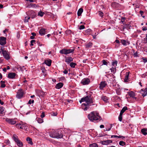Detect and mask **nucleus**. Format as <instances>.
I'll return each mask as SVG.
<instances>
[{
  "label": "nucleus",
  "mask_w": 147,
  "mask_h": 147,
  "mask_svg": "<svg viewBox=\"0 0 147 147\" xmlns=\"http://www.w3.org/2000/svg\"><path fill=\"white\" fill-rule=\"evenodd\" d=\"M94 100V98L90 94L82 98L79 101L81 103L84 102H86V104L83 103L82 104V106H84L85 107L84 108V110L86 111L88 109L89 106L94 105V104L93 103Z\"/></svg>",
  "instance_id": "1"
},
{
  "label": "nucleus",
  "mask_w": 147,
  "mask_h": 147,
  "mask_svg": "<svg viewBox=\"0 0 147 147\" xmlns=\"http://www.w3.org/2000/svg\"><path fill=\"white\" fill-rule=\"evenodd\" d=\"M88 119L91 121L98 122L102 119L99 113L96 111H93L88 115Z\"/></svg>",
  "instance_id": "2"
},
{
  "label": "nucleus",
  "mask_w": 147,
  "mask_h": 147,
  "mask_svg": "<svg viewBox=\"0 0 147 147\" xmlns=\"http://www.w3.org/2000/svg\"><path fill=\"white\" fill-rule=\"evenodd\" d=\"M49 136L51 137L57 138H61L63 137L61 132L56 131L54 130H52L50 133Z\"/></svg>",
  "instance_id": "3"
},
{
  "label": "nucleus",
  "mask_w": 147,
  "mask_h": 147,
  "mask_svg": "<svg viewBox=\"0 0 147 147\" xmlns=\"http://www.w3.org/2000/svg\"><path fill=\"white\" fill-rule=\"evenodd\" d=\"M74 50L75 49H66L64 48L60 51L59 53L62 54H64L65 55H67L71 53H73L74 51Z\"/></svg>",
  "instance_id": "4"
},
{
  "label": "nucleus",
  "mask_w": 147,
  "mask_h": 147,
  "mask_svg": "<svg viewBox=\"0 0 147 147\" xmlns=\"http://www.w3.org/2000/svg\"><path fill=\"white\" fill-rule=\"evenodd\" d=\"M13 138L18 146L21 147L23 146L22 142L19 139L18 137L16 135H14Z\"/></svg>",
  "instance_id": "5"
},
{
  "label": "nucleus",
  "mask_w": 147,
  "mask_h": 147,
  "mask_svg": "<svg viewBox=\"0 0 147 147\" xmlns=\"http://www.w3.org/2000/svg\"><path fill=\"white\" fill-rule=\"evenodd\" d=\"M1 50L3 55L4 58L6 60H8L10 58L9 56V53L8 51L6 50H3L2 48L1 49Z\"/></svg>",
  "instance_id": "6"
},
{
  "label": "nucleus",
  "mask_w": 147,
  "mask_h": 147,
  "mask_svg": "<svg viewBox=\"0 0 147 147\" xmlns=\"http://www.w3.org/2000/svg\"><path fill=\"white\" fill-rule=\"evenodd\" d=\"M24 92L22 89H19L17 93L16 97L18 99H21L24 97Z\"/></svg>",
  "instance_id": "7"
},
{
  "label": "nucleus",
  "mask_w": 147,
  "mask_h": 147,
  "mask_svg": "<svg viewBox=\"0 0 147 147\" xmlns=\"http://www.w3.org/2000/svg\"><path fill=\"white\" fill-rule=\"evenodd\" d=\"M107 85V84L106 81H102L100 82L99 84V89L100 90H103L104 88Z\"/></svg>",
  "instance_id": "8"
},
{
  "label": "nucleus",
  "mask_w": 147,
  "mask_h": 147,
  "mask_svg": "<svg viewBox=\"0 0 147 147\" xmlns=\"http://www.w3.org/2000/svg\"><path fill=\"white\" fill-rule=\"evenodd\" d=\"M6 38L1 36L0 37V45L2 46H3L6 43Z\"/></svg>",
  "instance_id": "9"
},
{
  "label": "nucleus",
  "mask_w": 147,
  "mask_h": 147,
  "mask_svg": "<svg viewBox=\"0 0 147 147\" xmlns=\"http://www.w3.org/2000/svg\"><path fill=\"white\" fill-rule=\"evenodd\" d=\"M5 120L6 122L11 125H14L16 123V121L13 119L7 118Z\"/></svg>",
  "instance_id": "10"
},
{
  "label": "nucleus",
  "mask_w": 147,
  "mask_h": 147,
  "mask_svg": "<svg viewBox=\"0 0 147 147\" xmlns=\"http://www.w3.org/2000/svg\"><path fill=\"white\" fill-rule=\"evenodd\" d=\"M90 82V80L88 78H85L83 79L81 81V83L83 85L88 84Z\"/></svg>",
  "instance_id": "11"
},
{
  "label": "nucleus",
  "mask_w": 147,
  "mask_h": 147,
  "mask_svg": "<svg viewBox=\"0 0 147 147\" xmlns=\"http://www.w3.org/2000/svg\"><path fill=\"white\" fill-rule=\"evenodd\" d=\"M16 127L18 129H25V125L20 123H18L16 125Z\"/></svg>",
  "instance_id": "12"
},
{
  "label": "nucleus",
  "mask_w": 147,
  "mask_h": 147,
  "mask_svg": "<svg viewBox=\"0 0 147 147\" xmlns=\"http://www.w3.org/2000/svg\"><path fill=\"white\" fill-rule=\"evenodd\" d=\"M128 94L130 97L133 98V100H135L136 99V98L135 97V93L133 91H131L128 92Z\"/></svg>",
  "instance_id": "13"
},
{
  "label": "nucleus",
  "mask_w": 147,
  "mask_h": 147,
  "mask_svg": "<svg viewBox=\"0 0 147 147\" xmlns=\"http://www.w3.org/2000/svg\"><path fill=\"white\" fill-rule=\"evenodd\" d=\"M16 74L15 73L11 72L8 74L7 77L10 79H13L15 78Z\"/></svg>",
  "instance_id": "14"
},
{
  "label": "nucleus",
  "mask_w": 147,
  "mask_h": 147,
  "mask_svg": "<svg viewBox=\"0 0 147 147\" xmlns=\"http://www.w3.org/2000/svg\"><path fill=\"white\" fill-rule=\"evenodd\" d=\"M73 61V59L71 57H65V62L67 64L70 63V62Z\"/></svg>",
  "instance_id": "15"
},
{
  "label": "nucleus",
  "mask_w": 147,
  "mask_h": 147,
  "mask_svg": "<svg viewBox=\"0 0 147 147\" xmlns=\"http://www.w3.org/2000/svg\"><path fill=\"white\" fill-rule=\"evenodd\" d=\"M142 96L144 97L147 94V88H146L145 89H142L140 91Z\"/></svg>",
  "instance_id": "16"
},
{
  "label": "nucleus",
  "mask_w": 147,
  "mask_h": 147,
  "mask_svg": "<svg viewBox=\"0 0 147 147\" xmlns=\"http://www.w3.org/2000/svg\"><path fill=\"white\" fill-rule=\"evenodd\" d=\"M121 44L124 46H126L127 45L130 44L129 41L128 40H125L122 39L121 40Z\"/></svg>",
  "instance_id": "17"
},
{
  "label": "nucleus",
  "mask_w": 147,
  "mask_h": 147,
  "mask_svg": "<svg viewBox=\"0 0 147 147\" xmlns=\"http://www.w3.org/2000/svg\"><path fill=\"white\" fill-rule=\"evenodd\" d=\"M46 30L44 28H41L39 31V34L42 36L44 35L46 32Z\"/></svg>",
  "instance_id": "18"
},
{
  "label": "nucleus",
  "mask_w": 147,
  "mask_h": 147,
  "mask_svg": "<svg viewBox=\"0 0 147 147\" xmlns=\"http://www.w3.org/2000/svg\"><path fill=\"white\" fill-rule=\"evenodd\" d=\"M45 63L47 66H50L51 65V60L49 59L46 60L45 61Z\"/></svg>",
  "instance_id": "19"
},
{
  "label": "nucleus",
  "mask_w": 147,
  "mask_h": 147,
  "mask_svg": "<svg viewBox=\"0 0 147 147\" xmlns=\"http://www.w3.org/2000/svg\"><path fill=\"white\" fill-rule=\"evenodd\" d=\"M30 16L31 18H35L36 16V13L33 11H32L30 13Z\"/></svg>",
  "instance_id": "20"
},
{
  "label": "nucleus",
  "mask_w": 147,
  "mask_h": 147,
  "mask_svg": "<svg viewBox=\"0 0 147 147\" xmlns=\"http://www.w3.org/2000/svg\"><path fill=\"white\" fill-rule=\"evenodd\" d=\"M129 73L130 72H126V73L124 79V81L125 82H127L128 81V77Z\"/></svg>",
  "instance_id": "21"
},
{
  "label": "nucleus",
  "mask_w": 147,
  "mask_h": 147,
  "mask_svg": "<svg viewBox=\"0 0 147 147\" xmlns=\"http://www.w3.org/2000/svg\"><path fill=\"white\" fill-rule=\"evenodd\" d=\"M63 84L62 83H59L56 85L55 87L56 89H59L63 87Z\"/></svg>",
  "instance_id": "22"
},
{
  "label": "nucleus",
  "mask_w": 147,
  "mask_h": 147,
  "mask_svg": "<svg viewBox=\"0 0 147 147\" xmlns=\"http://www.w3.org/2000/svg\"><path fill=\"white\" fill-rule=\"evenodd\" d=\"M112 142V141L111 140H107L104 141L102 142V144L104 145H108L109 144Z\"/></svg>",
  "instance_id": "23"
},
{
  "label": "nucleus",
  "mask_w": 147,
  "mask_h": 147,
  "mask_svg": "<svg viewBox=\"0 0 147 147\" xmlns=\"http://www.w3.org/2000/svg\"><path fill=\"white\" fill-rule=\"evenodd\" d=\"M141 132L144 135H146L147 134V129L143 128L141 129Z\"/></svg>",
  "instance_id": "24"
},
{
  "label": "nucleus",
  "mask_w": 147,
  "mask_h": 147,
  "mask_svg": "<svg viewBox=\"0 0 147 147\" xmlns=\"http://www.w3.org/2000/svg\"><path fill=\"white\" fill-rule=\"evenodd\" d=\"M128 109L127 107L125 106L123 107L122 110L121 111L120 114L123 115V113Z\"/></svg>",
  "instance_id": "25"
},
{
  "label": "nucleus",
  "mask_w": 147,
  "mask_h": 147,
  "mask_svg": "<svg viewBox=\"0 0 147 147\" xmlns=\"http://www.w3.org/2000/svg\"><path fill=\"white\" fill-rule=\"evenodd\" d=\"M83 10L82 8H80L78 11L77 14L78 16H80L81 15L82 13L83 12Z\"/></svg>",
  "instance_id": "26"
},
{
  "label": "nucleus",
  "mask_w": 147,
  "mask_h": 147,
  "mask_svg": "<svg viewBox=\"0 0 147 147\" xmlns=\"http://www.w3.org/2000/svg\"><path fill=\"white\" fill-rule=\"evenodd\" d=\"M92 42H89L86 45V48L87 49L91 48L92 46Z\"/></svg>",
  "instance_id": "27"
},
{
  "label": "nucleus",
  "mask_w": 147,
  "mask_h": 147,
  "mask_svg": "<svg viewBox=\"0 0 147 147\" xmlns=\"http://www.w3.org/2000/svg\"><path fill=\"white\" fill-rule=\"evenodd\" d=\"M36 120L39 123H41L43 122V120L42 118H36Z\"/></svg>",
  "instance_id": "28"
},
{
  "label": "nucleus",
  "mask_w": 147,
  "mask_h": 147,
  "mask_svg": "<svg viewBox=\"0 0 147 147\" xmlns=\"http://www.w3.org/2000/svg\"><path fill=\"white\" fill-rule=\"evenodd\" d=\"M101 99L105 102H108L107 97L106 96H102L101 97Z\"/></svg>",
  "instance_id": "29"
},
{
  "label": "nucleus",
  "mask_w": 147,
  "mask_h": 147,
  "mask_svg": "<svg viewBox=\"0 0 147 147\" xmlns=\"http://www.w3.org/2000/svg\"><path fill=\"white\" fill-rule=\"evenodd\" d=\"M26 140L28 142V143L32 145L33 143L32 141V139L29 137H27L26 139Z\"/></svg>",
  "instance_id": "30"
},
{
  "label": "nucleus",
  "mask_w": 147,
  "mask_h": 147,
  "mask_svg": "<svg viewBox=\"0 0 147 147\" xmlns=\"http://www.w3.org/2000/svg\"><path fill=\"white\" fill-rule=\"evenodd\" d=\"M42 72L43 73V75H44V76H46L47 75V73L46 72V70L45 69V68L42 69Z\"/></svg>",
  "instance_id": "31"
},
{
  "label": "nucleus",
  "mask_w": 147,
  "mask_h": 147,
  "mask_svg": "<svg viewBox=\"0 0 147 147\" xmlns=\"http://www.w3.org/2000/svg\"><path fill=\"white\" fill-rule=\"evenodd\" d=\"M117 61L116 60H115L112 62V64L113 67H116L117 66Z\"/></svg>",
  "instance_id": "32"
},
{
  "label": "nucleus",
  "mask_w": 147,
  "mask_h": 147,
  "mask_svg": "<svg viewBox=\"0 0 147 147\" xmlns=\"http://www.w3.org/2000/svg\"><path fill=\"white\" fill-rule=\"evenodd\" d=\"M130 26H131L129 24H126L123 27V30H124L125 28L130 29Z\"/></svg>",
  "instance_id": "33"
},
{
  "label": "nucleus",
  "mask_w": 147,
  "mask_h": 147,
  "mask_svg": "<svg viewBox=\"0 0 147 147\" xmlns=\"http://www.w3.org/2000/svg\"><path fill=\"white\" fill-rule=\"evenodd\" d=\"M77 65L76 63H74L71 62L70 63L69 65L72 68H74L75 67L76 65Z\"/></svg>",
  "instance_id": "34"
},
{
  "label": "nucleus",
  "mask_w": 147,
  "mask_h": 147,
  "mask_svg": "<svg viewBox=\"0 0 147 147\" xmlns=\"http://www.w3.org/2000/svg\"><path fill=\"white\" fill-rule=\"evenodd\" d=\"M5 81H1V88H4L5 87Z\"/></svg>",
  "instance_id": "35"
},
{
  "label": "nucleus",
  "mask_w": 147,
  "mask_h": 147,
  "mask_svg": "<svg viewBox=\"0 0 147 147\" xmlns=\"http://www.w3.org/2000/svg\"><path fill=\"white\" fill-rule=\"evenodd\" d=\"M111 72L114 74L116 71V69L115 67H112L111 69Z\"/></svg>",
  "instance_id": "36"
},
{
  "label": "nucleus",
  "mask_w": 147,
  "mask_h": 147,
  "mask_svg": "<svg viewBox=\"0 0 147 147\" xmlns=\"http://www.w3.org/2000/svg\"><path fill=\"white\" fill-rule=\"evenodd\" d=\"M4 108L3 107H0V113L3 114L4 112Z\"/></svg>",
  "instance_id": "37"
},
{
  "label": "nucleus",
  "mask_w": 147,
  "mask_h": 147,
  "mask_svg": "<svg viewBox=\"0 0 147 147\" xmlns=\"http://www.w3.org/2000/svg\"><path fill=\"white\" fill-rule=\"evenodd\" d=\"M89 147H98L96 144L94 143L90 145Z\"/></svg>",
  "instance_id": "38"
},
{
  "label": "nucleus",
  "mask_w": 147,
  "mask_h": 147,
  "mask_svg": "<svg viewBox=\"0 0 147 147\" xmlns=\"http://www.w3.org/2000/svg\"><path fill=\"white\" fill-rule=\"evenodd\" d=\"M119 144L120 146H123L126 144V143L125 142L123 141H120L119 142Z\"/></svg>",
  "instance_id": "39"
},
{
  "label": "nucleus",
  "mask_w": 147,
  "mask_h": 147,
  "mask_svg": "<svg viewBox=\"0 0 147 147\" xmlns=\"http://www.w3.org/2000/svg\"><path fill=\"white\" fill-rule=\"evenodd\" d=\"M44 13H45L44 12L40 11L38 12V15L40 16L41 17H42L43 16Z\"/></svg>",
  "instance_id": "40"
},
{
  "label": "nucleus",
  "mask_w": 147,
  "mask_h": 147,
  "mask_svg": "<svg viewBox=\"0 0 147 147\" xmlns=\"http://www.w3.org/2000/svg\"><path fill=\"white\" fill-rule=\"evenodd\" d=\"M123 115L120 113L118 117L119 120V121H121L122 120V115Z\"/></svg>",
  "instance_id": "41"
},
{
  "label": "nucleus",
  "mask_w": 147,
  "mask_h": 147,
  "mask_svg": "<svg viewBox=\"0 0 147 147\" xmlns=\"http://www.w3.org/2000/svg\"><path fill=\"white\" fill-rule=\"evenodd\" d=\"M116 92L117 94L118 95H120L121 94V91L119 89H117L116 90Z\"/></svg>",
  "instance_id": "42"
},
{
  "label": "nucleus",
  "mask_w": 147,
  "mask_h": 147,
  "mask_svg": "<svg viewBox=\"0 0 147 147\" xmlns=\"http://www.w3.org/2000/svg\"><path fill=\"white\" fill-rule=\"evenodd\" d=\"M102 63L104 65H107L108 64V63L107 61L105 60H102Z\"/></svg>",
  "instance_id": "43"
},
{
  "label": "nucleus",
  "mask_w": 147,
  "mask_h": 147,
  "mask_svg": "<svg viewBox=\"0 0 147 147\" xmlns=\"http://www.w3.org/2000/svg\"><path fill=\"white\" fill-rule=\"evenodd\" d=\"M51 114L53 116H56L57 115V112H52L51 113Z\"/></svg>",
  "instance_id": "44"
},
{
  "label": "nucleus",
  "mask_w": 147,
  "mask_h": 147,
  "mask_svg": "<svg viewBox=\"0 0 147 147\" xmlns=\"http://www.w3.org/2000/svg\"><path fill=\"white\" fill-rule=\"evenodd\" d=\"M35 40H31V41H30V46H33L34 45L33 43H34L35 42Z\"/></svg>",
  "instance_id": "45"
},
{
  "label": "nucleus",
  "mask_w": 147,
  "mask_h": 147,
  "mask_svg": "<svg viewBox=\"0 0 147 147\" xmlns=\"http://www.w3.org/2000/svg\"><path fill=\"white\" fill-rule=\"evenodd\" d=\"M34 100H33L30 99L28 103V104H31L34 102Z\"/></svg>",
  "instance_id": "46"
},
{
  "label": "nucleus",
  "mask_w": 147,
  "mask_h": 147,
  "mask_svg": "<svg viewBox=\"0 0 147 147\" xmlns=\"http://www.w3.org/2000/svg\"><path fill=\"white\" fill-rule=\"evenodd\" d=\"M98 14L99 16L102 17L103 16V13L101 11H100L98 12Z\"/></svg>",
  "instance_id": "47"
},
{
  "label": "nucleus",
  "mask_w": 147,
  "mask_h": 147,
  "mask_svg": "<svg viewBox=\"0 0 147 147\" xmlns=\"http://www.w3.org/2000/svg\"><path fill=\"white\" fill-rule=\"evenodd\" d=\"M85 28L84 25H80L79 27V29L80 30H82L84 29Z\"/></svg>",
  "instance_id": "48"
},
{
  "label": "nucleus",
  "mask_w": 147,
  "mask_h": 147,
  "mask_svg": "<svg viewBox=\"0 0 147 147\" xmlns=\"http://www.w3.org/2000/svg\"><path fill=\"white\" fill-rule=\"evenodd\" d=\"M35 4H32V3H31L28 6V7H35Z\"/></svg>",
  "instance_id": "49"
},
{
  "label": "nucleus",
  "mask_w": 147,
  "mask_h": 147,
  "mask_svg": "<svg viewBox=\"0 0 147 147\" xmlns=\"http://www.w3.org/2000/svg\"><path fill=\"white\" fill-rule=\"evenodd\" d=\"M71 32V31L70 30H68L66 31V33L67 34H69Z\"/></svg>",
  "instance_id": "50"
},
{
  "label": "nucleus",
  "mask_w": 147,
  "mask_h": 147,
  "mask_svg": "<svg viewBox=\"0 0 147 147\" xmlns=\"http://www.w3.org/2000/svg\"><path fill=\"white\" fill-rule=\"evenodd\" d=\"M147 76V73H146L145 74H142V77L143 78H145Z\"/></svg>",
  "instance_id": "51"
},
{
  "label": "nucleus",
  "mask_w": 147,
  "mask_h": 147,
  "mask_svg": "<svg viewBox=\"0 0 147 147\" xmlns=\"http://www.w3.org/2000/svg\"><path fill=\"white\" fill-rule=\"evenodd\" d=\"M134 57H138V53L137 52H136L135 53H134Z\"/></svg>",
  "instance_id": "52"
},
{
  "label": "nucleus",
  "mask_w": 147,
  "mask_h": 147,
  "mask_svg": "<svg viewBox=\"0 0 147 147\" xmlns=\"http://www.w3.org/2000/svg\"><path fill=\"white\" fill-rule=\"evenodd\" d=\"M142 59L143 60V62L144 63H145L147 62V59L146 58L142 57Z\"/></svg>",
  "instance_id": "53"
},
{
  "label": "nucleus",
  "mask_w": 147,
  "mask_h": 147,
  "mask_svg": "<svg viewBox=\"0 0 147 147\" xmlns=\"http://www.w3.org/2000/svg\"><path fill=\"white\" fill-rule=\"evenodd\" d=\"M110 127L108 129H106V131H109L110 130L111 128V127H112V124H110Z\"/></svg>",
  "instance_id": "54"
},
{
  "label": "nucleus",
  "mask_w": 147,
  "mask_h": 147,
  "mask_svg": "<svg viewBox=\"0 0 147 147\" xmlns=\"http://www.w3.org/2000/svg\"><path fill=\"white\" fill-rule=\"evenodd\" d=\"M143 50L144 51L147 53V47H145L143 48Z\"/></svg>",
  "instance_id": "55"
},
{
  "label": "nucleus",
  "mask_w": 147,
  "mask_h": 147,
  "mask_svg": "<svg viewBox=\"0 0 147 147\" xmlns=\"http://www.w3.org/2000/svg\"><path fill=\"white\" fill-rule=\"evenodd\" d=\"M119 136L116 135H112L111 136V138H118Z\"/></svg>",
  "instance_id": "56"
},
{
  "label": "nucleus",
  "mask_w": 147,
  "mask_h": 147,
  "mask_svg": "<svg viewBox=\"0 0 147 147\" xmlns=\"http://www.w3.org/2000/svg\"><path fill=\"white\" fill-rule=\"evenodd\" d=\"M125 18H122L121 19V22L123 23L125 22Z\"/></svg>",
  "instance_id": "57"
},
{
  "label": "nucleus",
  "mask_w": 147,
  "mask_h": 147,
  "mask_svg": "<svg viewBox=\"0 0 147 147\" xmlns=\"http://www.w3.org/2000/svg\"><path fill=\"white\" fill-rule=\"evenodd\" d=\"M45 116V114L44 113H42V114L40 115V117L41 118H42Z\"/></svg>",
  "instance_id": "58"
},
{
  "label": "nucleus",
  "mask_w": 147,
  "mask_h": 147,
  "mask_svg": "<svg viewBox=\"0 0 147 147\" xmlns=\"http://www.w3.org/2000/svg\"><path fill=\"white\" fill-rule=\"evenodd\" d=\"M115 42L117 44H120L119 41L118 39L116 40H115Z\"/></svg>",
  "instance_id": "59"
},
{
  "label": "nucleus",
  "mask_w": 147,
  "mask_h": 147,
  "mask_svg": "<svg viewBox=\"0 0 147 147\" xmlns=\"http://www.w3.org/2000/svg\"><path fill=\"white\" fill-rule=\"evenodd\" d=\"M146 37L144 38V39L146 41V43H147V34H146Z\"/></svg>",
  "instance_id": "60"
},
{
  "label": "nucleus",
  "mask_w": 147,
  "mask_h": 147,
  "mask_svg": "<svg viewBox=\"0 0 147 147\" xmlns=\"http://www.w3.org/2000/svg\"><path fill=\"white\" fill-rule=\"evenodd\" d=\"M63 72L64 74H67L68 73V71L66 69H65L63 71Z\"/></svg>",
  "instance_id": "61"
},
{
  "label": "nucleus",
  "mask_w": 147,
  "mask_h": 147,
  "mask_svg": "<svg viewBox=\"0 0 147 147\" xmlns=\"http://www.w3.org/2000/svg\"><path fill=\"white\" fill-rule=\"evenodd\" d=\"M125 137L122 136H119L118 138H122V139H123L125 138Z\"/></svg>",
  "instance_id": "62"
},
{
  "label": "nucleus",
  "mask_w": 147,
  "mask_h": 147,
  "mask_svg": "<svg viewBox=\"0 0 147 147\" xmlns=\"http://www.w3.org/2000/svg\"><path fill=\"white\" fill-rule=\"evenodd\" d=\"M37 44L38 45V46H41L42 45L40 43V42H39V41H38L37 42Z\"/></svg>",
  "instance_id": "63"
},
{
  "label": "nucleus",
  "mask_w": 147,
  "mask_h": 147,
  "mask_svg": "<svg viewBox=\"0 0 147 147\" xmlns=\"http://www.w3.org/2000/svg\"><path fill=\"white\" fill-rule=\"evenodd\" d=\"M147 30V27H143L142 30L143 31H146Z\"/></svg>",
  "instance_id": "64"
}]
</instances>
